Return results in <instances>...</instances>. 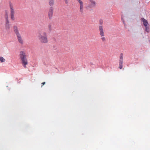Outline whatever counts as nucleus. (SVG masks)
I'll list each match as a JSON object with an SVG mask.
<instances>
[{
	"instance_id": "f257e3e1",
	"label": "nucleus",
	"mask_w": 150,
	"mask_h": 150,
	"mask_svg": "<svg viewBox=\"0 0 150 150\" xmlns=\"http://www.w3.org/2000/svg\"><path fill=\"white\" fill-rule=\"evenodd\" d=\"M38 37L40 42L42 43H46L48 42L47 34L45 32L38 33Z\"/></svg>"
},
{
	"instance_id": "f03ea898",
	"label": "nucleus",
	"mask_w": 150,
	"mask_h": 150,
	"mask_svg": "<svg viewBox=\"0 0 150 150\" xmlns=\"http://www.w3.org/2000/svg\"><path fill=\"white\" fill-rule=\"evenodd\" d=\"M19 57L22 65L25 68H26V66L28 64V62L26 55L25 52L23 51H20L19 52Z\"/></svg>"
},
{
	"instance_id": "7ed1b4c3",
	"label": "nucleus",
	"mask_w": 150,
	"mask_h": 150,
	"mask_svg": "<svg viewBox=\"0 0 150 150\" xmlns=\"http://www.w3.org/2000/svg\"><path fill=\"white\" fill-rule=\"evenodd\" d=\"M49 4L51 7L48 11V16L50 19H51L52 17L53 8L52 6H53L54 2V0H49Z\"/></svg>"
},
{
	"instance_id": "20e7f679",
	"label": "nucleus",
	"mask_w": 150,
	"mask_h": 150,
	"mask_svg": "<svg viewBox=\"0 0 150 150\" xmlns=\"http://www.w3.org/2000/svg\"><path fill=\"white\" fill-rule=\"evenodd\" d=\"M123 54L122 53H121L120 54V60H119V68L120 69H122L123 67L122 64L123 63Z\"/></svg>"
},
{
	"instance_id": "39448f33",
	"label": "nucleus",
	"mask_w": 150,
	"mask_h": 150,
	"mask_svg": "<svg viewBox=\"0 0 150 150\" xmlns=\"http://www.w3.org/2000/svg\"><path fill=\"white\" fill-rule=\"evenodd\" d=\"M91 4L86 7L87 8H92L95 6L96 5V2L93 0H90Z\"/></svg>"
},
{
	"instance_id": "423d86ee",
	"label": "nucleus",
	"mask_w": 150,
	"mask_h": 150,
	"mask_svg": "<svg viewBox=\"0 0 150 150\" xmlns=\"http://www.w3.org/2000/svg\"><path fill=\"white\" fill-rule=\"evenodd\" d=\"M77 1L79 3L80 11L81 13H82L83 12V3L82 1L81 0H77Z\"/></svg>"
},
{
	"instance_id": "0eeeda50",
	"label": "nucleus",
	"mask_w": 150,
	"mask_h": 150,
	"mask_svg": "<svg viewBox=\"0 0 150 150\" xmlns=\"http://www.w3.org/2000/svg\"><path fill=\"white\" fill-rule=\"evenodd\" d=\"M99 29L100 30V35L101 36H104V32L103 31V26L99 25Z\"/></svg>"
},
{
	"instance_id": "6e6552de",
	"label": "nucleus",
	"mask_w": 150,
	"mask_h": 150,
	"mask_svg": "<svg viewBox=\"0 0 150 150\" xmlns=\"http://www.w3.org/2000/svg\"><path fill=\"white\" fill-rule=\"evenodd\" d=\"M13 27L14 29V31L16 35L20 34L17 26L14 25L13 26Z\"/></svg>"
},
{
	"instance_id": "1a4fd4ad",
	"label": "nucleus",
	"mask_w": 150,
	"mask_h": 150,
	"mask_svg": "<svg viewBox=\"0 0 150 150\" xmlns=\"http://www.w3.org/2000/svg\"><path fill=\"white\" fill-rule=\"evenodd\" d=\"M18 41L21 44H23V41L21 37L20 34L16 35Z\"/></svg>"
},
{
	"instance_id": "9d476101",
	"label": "nucleus",
	"mask_w": 150,
	"mask_h": 150,
	"mask_svg": "<svg viewBox=\"0 0 150 150\" xmlns=\"http://www.w3.org/2000/svg\"><path fill=\"white\" fill-rule=\"evenodd\" d=\"M6 30L7 31H9L10 29V24H5Z\"/></svg>"
},
{
	"instance_id": "9b49d317",
	"label": "nucleus",
	"mask_w": 150,
	"mask_h": 150,
	"mask_svg": "<svg viewBox=\"0 0 150 150\" xmlns=\"http://www.w3.org/2000/svg\"><path fill=\"white\" fill-rule=\"evenodd\" d=\"M142 21L144 25L148 24L147 21L144 18H142Z\"/></svg>"
},
{
	"instance_id": "f8f14e48",
	"label": "nucleus",
	"mask_w": 150,
	"mask_h": 150,
	"mask_svg": "<svg viewBox=\"0 0 150 150\" xmlns=\"http://www.w3.org/2000/svg\"><path fill=\"white\" fill-rule=\"evenodd\" d=\"M5 19L8 18V12L7 10L5 11Z\"/></svg>"
},
{
	"instance_id": "ddd939ff",
	"label": "nucleus",
	"mask_w": 150,
	"mask_h": 150,
	"mask_svg": "<svg viewBox=\"0 0 150 150\" xmlns=\"http://www.w3.org/2000/svg\"><path fill=\"white\" fill-rule=\"evenodd\" d=\"M145 31L147 33H149L150 31L149 26L145 28Z\"/></svg>"
},
{
	"instance_id": "4468645a",
	"label": "nucleus",
	"mask_w": 150,
	"mask_h": 150,
	"mask_svg": "<svg viewBox=\"0 0 150 150\" xmlns=\"http://www.w3.org/2000/svg\"><path fill=\"white\" fill-rule=\"evenodd\" d=\"M5 59L2 57H0V61L1 62H3L5 61Z\"/></svg>"
},
{
	"instance_id": "2eb2a0df",
	"label": "nucleus",
	"mask_w": 150,
	"mask_h": 150,
	"mask_svg": "<svg viewBox=\"0 0 150 150\" xmlns=\"http://www.w3.org/2000/svg\"><path fill=\"white\" fill-rule=\"evenodd\" d=\"M48 28L49 30V32H51L52 29L51 28V25L50 24H49L48 25Z\"/></svg>"
},
{
	"instance_id": "dca6fc26",
	"label": "nucleus",
	"mask_w": 150,
	"mask_h": 150,
	"mask_svg": "<svg viewBox=\"0 0 150 150\" xmlns=\"http://www.w3.org/2000/svg\"><path fill=\"white\" fill-rule=\"evenodd\" d=\"M99 24L100 25H102L103 24V22L102 19H100L99 20Z\"/></svg>"
},
{
	"instance_id": "f3484780",
	"label": "nucleus",
	"mask_w": 150,
	"mask_h": 150,
	"mask_svg": "<svg viewBox=\"0 0 150 150\" xmlns=\"http://www.w3.org/2000/svg\"><path fill=\"white\" fill-rule=\"evenodd\" d=\"M5 24H10L8 18L6 19Z\"/></svg>"
},
{
	"instance_id": "a211bd4d",
	"label": "nucleus",
	"mask_w": 150,
	"mask_h": 150,
	"mask_svg": "<svg viewBox=\"0 0 150 150\" xmlns=\"http://www.w3.org/2000/svg\"><path fill=\"white\" fill-rule=\"evenodd\" d=\"M14 15L11 14V19L13 21L14 20Z\"/></svg>"
},
{
	"instance_id": "6ab92c4d",
	"label": "nucleus",
	"mask_w": 150,
	"mask_h": 150,
	"mask_svg": "<svg viewBox=\"0 0 150 150\" xmlns=\"http://www.w3.org/2000/svg\"><path fill=\"white\" fill-rule=\"evenodd\" d=\"M121 17L122 21L123 22V23L125 25V22L124 20L123 19V16H121Z\"/></svg>"
},
{
	"instance_id": "aec40b11",
	"label": "nucleus",
	"mask_w": 150,
	"mask_h": 150,
	"mask_svg": "<svg viewBox=\"0 0 150 150\" xmlns=\"http://www.w3.org/2000/svg\"><path fill=\"white\" fill-rule=\"evenodd\" d=\"M144 26L145 28H146V27H148L149 26V25L148 24H146V25H144Z\"/></svg>"
},
{
	"instance_id": "412c9836",
	"label": "nucleus",
	"mask_w": 150,
	"mask_h": 150,
	"mask_svg": "<svg viewBox=\"0 0 150 150\" xmlns=\"http://www.w3.org/2000/svg\"><path fill=\"white\" fill-rule=\"evenodd\" d=\"M101 39L103 41H104L105 40V38L104 37H102Z\"/></svg>"
},
{
	"instance_id": "4be33fe9",
	"label": "nucleus",
	"mask_w": 150,
	"mask_h": 150,
	"mask_svg": "<svg viewBox=\"0 0 150 150\" xmlns=\"http://www.w3.org/2000/svg\"><path fill=\"white\" fill-rule=\"evenodd\" d=\"M14 11H11V14L14 15Z\"/></svg>"
},
{
	"instance_id": "5701e85b",
	"label": "nucleus",
	"mask_w": 150,
	"mask_h": 150,
	"mask_svg": "<svg viewBox=\"0 0 150 150\" xmlns=\"http://www.w3.org/2000/svg\"><path fill=\"white\" fill-rule=\"evenodd\" d=\"M10 9H11V8H13L11 4L10 3Z\"/></svg>"
},
{
	"instance_id": "b1692460",
	"label": "nucleus",
	"mask_w": 150,
	"mask_h": 150,
	"mask_svg": "<svg viewBox=\"0 0 150 150\" xmlns=\"http://www.w3.org/2000/svg\"><path fill=\"white\" fill-rule=\"evenodd\" d=\"M11 11H14V9L13 8H11Z\"/></svg>"
},
{
	"instance_id": "393cba45",
	"label": "nucleus",
	"mask_w": 150,
	"mask_h": 150,
	"mask_svg": "<svg viewBox=\"0 0 150 150\" xmlns=\"http://www.w3.org/2000/svg\"><path fill=\"white\" fill-rule=\"evenodd\" d=\"M65 2V3L66 4H68V1L67 0H64Z\"/></svg>"
},
{
	"instance_id": "a878e982",
	"label": "nucleus",
	"mask_w": 150,
	"mask_h": 150,
	"mask_svg": "<svg viewBox=\"0 0 150 150\" xmlns=\"http://www.w3.org/2000/svg\"><path fill=\"white\" fill-rule=\"evenodd\" d=\"M45 82H43L42 83V84L43 85H44V84H45Z\"/></svg>"
}]
</instances>
